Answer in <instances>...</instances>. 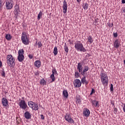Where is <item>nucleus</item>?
Segmentation results:
<instances>
[{
  "mask_svg": "<svg viewBox=\"0 0 125 125\" xmlns=\"http://www.w3.org/2000/svg\"><path fill=\"white\" fill-rule=\"evenodd\" d=\"M82 83L83 84H87V82H86V80H85V77H83V78L82 79Z\"/></svg>",
  "mask_w": 125,
  "mask_h": 125,
  "instance_id": "23",
  "label": "nucleus"
},
{
  "mask_svg": "<svg viewBox=\"0 0 125 125\" xmlns=\"http://www.w3.org/2000/svg\"><path fill=\"white\" fill-rule=\"evenodd\" d=\"M42 12H40L38 16V20H40V19H41V16H42Z\"/></svg>",
  "mask_w": 125,
  "mask_h": 125,
  "instance_id": "32",
  "label": "nucleus"
},
{
  "mask_svg": "<svg viewBox=\"0 0 125 125\" xmlns=\"http://www.w3.org/2000/svg\"><path fill=\"white\" fill-rule=\"evenodd\" d=\"M2 65V63L1 62V61H0V67Z\"/></svg>",
  "mask_w": 125,
  "mask_h": 125,
  "instance_id": "44",
  "label": "nucleus"
},
{
  "mask_svg": "<svg viewBox=\"0 0 125 125\" xmlns=\"http://www.w3.org/2000/svg\"><path fill=\"white\" fill-rule=\"evenodd\" d=\"M113 105H114V104H113Z\"/></svg>",
  "mask_w": 125,
  "mask_h": 125,
  "instance_id": "48",
  "label": "nucleus"
},
{
  "mask_svg": "<svg viewBox=\"0 0 125 125\" xmlns=\"http://www.w3.org/2000/svg\"><path fill=\"white\" fill-rule=\"evenodd\" d=\"M113 45L115 48H119V46L121 45V42H120L119 40L117 39L115 41Z\"/></svg>",
  "mask_w": 125,
  "mask_h": 125,
  "instance_id": "10",
  "label": "nucleus"
},
{
  "mask_svg": "<svg viewBox=\"0 0 125 125\" xmlns=\"http://www.w3.org/2000/svg\"><path fill=\"white\" fill-rule=\"evenodd\" d=\"M89 68L88 66H84L83 70V73H84L86 72H87V71H88Z\"/></svg>",
  "mask_w": 125,
  "mask_h": 125,
  "instance_id": "28",
  "label": "nucleus"
},
{
  "mask_svg": "<svg viewBox=\"0 0 125 125\" xmlns=\"http://www.w3.org/2000/svg\"><path fill=\"white\" fill-rule=\"evenodd\" d=\"M54 73V74H57V71H56V69H54L52 70V74H53Z\"/></svg>",
  "mask_w": 125,
  "mask_h": 125,
  "instance_id": "40",
  "label": "nucleus"
},
{
  "mask_svg": "<svg viewBox=\"0 0 125 125\" xmlns=\"http://www.w3.org/2000/svg\"><path fill=\"white\" fill-rule=\"evenodd\" d=\"M5 39L7 41H10L12 39V36L9 34H6Z\"/></svg>",
  "mask_w": 125,
  "mask_h": 125,
  "instance_id": "19",
  "label": "nucleus"
},
{
  "mask_svg": "<svg viewBox=\"0 0 125 125\" xmlns=\"http://www.w3.org/2000/svg\"><path fill=\"white\" fill-rule=\"evenodd\" d=\"M90 114V111L88 109H84L83 113V116H85V117H88L89 116V114Z\"/></svg>",
  "mask_w": 125,
  "mask_h": 125,
  "instance_id": "14",
  "label": "nucleus"
},
{
  "mask_svg": "<svg viewBox=\"0 0 125 125\" xmlns=\"http://www.w3.org/2000/svg\"><path fill=\"white\" fill-rule=\"evenodd\" d=\"M13 0H6L5 6L7 9H11L13 7Z\"/></svg>",
  "mask_w": 125,
  "mask_h": 125,
  "instance_id": "6",
  "label": "nucleus"
},
{
  "mask_svg": "<svg viewBox=\"0 0 125 125\" xmlns=\"http://www.w3.org/2000/svg\"><path fill=\"white\" fill-rule=\"evenodd\" d=\"M29 57L30 59H32V56L31 55H29Z\"/></svg>",
  "mask_w": 125,
  "mask_h": 125,
  "instance_id": "45",
  "label": "nucleus"
},
{
  "mask_svg": "<svg viewBox=\"0 0 125 125\" xmlns=\"http://www.w3.org/2000/svg\"><path fill=\"white\" fill-rule=\"evenodd\" d=\"M21 39L24 44H25L26 45L27 44H29V35L27 34L25 32H23L22 33Z\"/></svg>",
  "mask_w": 125,
  "mask_h": 125,
  "instance_id": "3",
  "label": "nucleus"
},
{
  "mask_svg": "<svg viewBox=\"0 0 125 125\" xmlns=\"http://www.w3.org/2000/svg\"><path fill=\"white\" fill-rule=\"evenodd\" d=\"M1 76L2 77H5V72H4V70L2 71Z\"/></svg>",
  "mask_w": 125,
  "mask_h": 125,
  "instance_id": "35",
  "label": "nucleus"
},
{
  "mask_svg": "<svg viewBox=\"0 0 125 125\" xmlns=\"http://www.w3.org/2000/svg\"><path fill=\"white\" fill-rule=\"evenodd\" d=\"M75 77L76 78H79L80 77V74L78 72H75Z\"/></svg>",
  "mask_w": 125,
  "mask_h": 125,
  "instance_id": "36",
  "label": "nucleus"
},
{
  "mask_svg": "<svg viewBox=\"0 0 125 125\" xmlns=\"http://www.w3.org/2000/svg\"><path fill=\"white\" fill-rule=\"evenodd\" d=\"M41 119H42V120H44V116H43V115L41 114Z\"/></svg>",
  "mask_w": 125,
  "mask_h": 125,
  "instance_id": "42",
  "label": "nucleus"
},
{
  "mask_svg": "<svg viewBox=\"0 0 125 125\" xmlns=\"http://www.w3.org/2000/svg\"><path fill=\"white\" fill-rule=\"evenodd\" d=\"M2 104L4 107L8 106V101L6 98H3L2 99Z\"/></svg>",
  "mask_w": 125,
  "mask_h": 125,
  "instance_id": "11",
  "label": "nucleus"
},
{
  "mask_svg": "<svg viewBox=\"0 0 125 125\" xmlns=\"http://www.w3.org/2000/svg\"><path fill=\"white\" fill-rule=\"evenodd\" d=\"M73 83L75 87H80V86L82 85V83L81 82V81L79 79H76L74 80Z\"/></svg>",
  "mask_w": 125,
  "mask_h": 125,
  "instance_id": "9",
  "label": "nucleus"
},
{
  "mask_svg": "<svg viewBox=\"0 0 125 125\" xmlns=\"http://www.w3.org/2000/svg\"><path fill=\"white\" fill-rule=\"evenodd\" d=\"M75 47L77 50H79V51H83V52H85L86 49L83 47V43L80 41H77L75 42Z\"/></svg>",
  "mask_w": 125,
  "mask_h": 125,
  "instance_id": "1",
  "label": "nucleus"
},
{
  "mask_svg": "<svg viewBox=\"0 0 125 125\" xmlns=\"http://www.w3.org/2000/svg\"><path fill=\"white\" fill-rule=\"evenodd\" d=\"M113 36H114V38H117V37H118V33H113Z\"/></svg>",
  "mask_w": 125,
  "mask_h": 125,
  "instance_id": "41",
  "label": "nucleus"
},
{
  "mask_svg": "<svg viewBox=\"0 0 125 125\" xmlns=\"http://www.w3.org/2000/svg\"><path fill=\"white\" fill-rule=\"evenodd\" d=\"M64 49L65 52H66V53H68V52H69V48H68V46H67V45L66 44V43H65Z\"/></svg>",
  "mask_w": 125,
  "mask_h": 125,
  "instance_id": "26",
  "label": "nucleus"
},
{
  "mask_svg": "<svg viewBox=\"0 0 125 125\" xmlns=\"http://www.w3.org/2000/svg\"><path fill=\"white\" fill-rule=\"evenodd\" d=\"M15 59L12 55H8L7 56V62L8 66L10 67H13L14 65H15Z\"/></svg>",
  "mask_w": 125,
  "mask_h": 125,
  "instance_id": "2",
  "label": "nucleus"
},
{
  "mask_svg": "<svg viewBox=\"0 0 125 125\" xmlns=\"http://www.w3.org/2000/svg\"><path fill=\"white\" fill-rule=\"evenodd\" d=\"M122 3H125V0H122Z\"/></svg>",
  "mask_w": 125,
  "mask_h": 125,
  "instance_id": "43",
  "label": "nucleus"
},
{
  "mask_svg": "<svg viewBox=\"0 0 125 125\" xmlns=\"http://www.w3.org/2000/svg\"><path fill=\"white\" fill-rule=\"evenodd\" d=\"M95 92V90H94V89L92 88V91L90 93V95H92V94H93V93H94Z\"/></svg>",
  "mask_w": 125,
  "mask_h": 125,
  "instance_id": "38",
  "label": "nucleus"
},
{
  "mask_svg": "<svg viewBox=\"0 0 125 125\" xmlns=\"http://www.w3.org/2000/svg\"><path fill=\"white\" fill-rule=\"evenodd\" d=\"M28 104L29 107H32V102H28Z\"/></svg>",
  "mask_w": 125,
  "mask_h": 125,
  "instance_id": "39",
  "label": "nucleus"
},
{
  "mask_svg": "<svg viewBox=\"0 0 125 125\" xmlns=\"http://www.w3.org/2000/svg\"><path fill=\"white\" fill-rule=\"evenodd\" d=\"M63 13H67V2H66V0L63 1Z\"/></svg>",
  "mask_w": 125,
  "mask_h": 125,
  "instance_id": "12",
  "label": "nucleus"
},
{
  "mask_svg": "<svg viewBox=\"0 0 125 125\" xmlns=\"http://www.w3.org/2000/svg\"><path fill=\"white\" fill-rule=\"evenodd\" d=\"M40 84H42V85H44V84H46V81L44 80V79H42L40 81Z\"/></svg>",
  "mask_w": 125,
  "mask_h": 125,
  "instance_id": "24",
  "label": "nucleus"
},
{
  "mask_svg": "<svg viewBox=\"0 0 125 125\" xmlns=\"http://www.w3.org/2000/svg\"><path fill=\"white\" fill-rule=\"evenodd\" d=\"M83 8L85 10L88 8V5L87 3H85L83 4Z\"/></svg>",
  "mask_w": 125,
  "mask_h": 125,
  "instance_id": "27",
  "label": "nucleus"
},
{
  "mask_svg": "<svg viewBox=\"0 0 125 125\" xmlns=\"http://www.w3.org/2000/svg\"><path fill=\"white\" fill-rule=\"evenodd\" d=\"M34 65L37 68H40L41 67V61H36L34 63Z\"/></svg>",
  "mask_w": 125,
  "mask_h": 125,
  "instance_id": "16",
  "label": "nucleus"
},
{
  "mask_svg": "<svg viewBox=\"0 0 125 125\" xmlns=\"http://www.w3.org/2000/svg\"><path fill=\"white\" fill-rule=\"evenodd\" d=\"M50 78L52 79V82L55 81V77H54V72H53L52 74L51 75Z\"/></svg>",
  "mask_w": 125,
  "mask_h": 125,
  "instance_id": "29",
  "label": "nucleus"
},
{
  "mask_svg": "<svg viewBox=\"0 0 125 125\" xmlns=\"http://www.w3.org/2000/svg\"><path fill=\"white\" fill-rule=\"evenodd\" d=\"M62 94L64 97H65V98H68V96H69V94L68 93V91L67 90H63L62 92Z\"/></svg>",
  "mask_w": 125,
  "mask_h": 125,
  "instance_id": "18",
  "label": "nucleus"
},
{
  "mask_svg": "<svg viewBox=\"0 0 125 125\" xmlns=\"http://www.w3.org/2000/svg\"><path fill=\"white\" fill-rule=\"evenodd\" d=\"M93 104L95 105V107H99V104H98V102L96 101H93Z\"/></svg>",
  "mask_w": 125,
  "mask_h": 125,
  "instance_id": "25",
  "label": "nucleus"
},
{
  "mask_svg": "<svg viewBox=\"0 0 125 125\" xmlns=\"http://www.w3.org/2000/svg\"><path fill=\"white\" fill-rule=\"evenodd\" d=\"M113 23H112L111 24V23H107V26H108V27H109V28H112V26H113Z\"/></svg>",
  "mask_w": 125,
  "mask_h": 125,
  "instance_id": "34",
  "label": "nucleus"
},
{
  "mask_svg": "<svg viewBox=\"0 0 125 125\" xmlns=\"http://www.w3.org/2000/svg\"><path fill=\"white\" fill-rule=\"evenodd\" d=\"M87 42H89V43H92V42H93V40H92V37H91V36H88Z\"/></svg>",
  "mask_w": 125,
  "mask_h": 125,
  "instance_id": "21",
  "label": "nucleus"
},
{
  "mask_svg": "<svg viewBox=\"0 0 125 125\" xmlns=\"http://www.w3.org/2000/svg\"><path fill=\"white\" fill-rule=\"evenodd\" d=\"M15 12L14 14L16 16H18L19 15V12H20V9H19V7L17 5L15 7Z\"/></svg>",
  "mask_w": 125,
  "mask_h": 125,
  "instance_id": "13",
  "label": "nucleus"
},
{
  "mask_svg": "<svg viewBox=\"0 0 125 125\" xmlns=\"http://www.w3.org/2000/svg\"><path fill=\"white\" fill-rule=\"evenodd\" d=\"M76 102L77 103H81V98H80V96L77 97L76 98Z\"/></svg>",
  "mask_w": 125,
  "mask_h": 125,
  "instance_id": "30",
  "label": "nucleus"
},
{
  "mask_svg": "<svg viewBox=\"0 0 125 125\" xmlns=\"http://www.w3.org/2000/svg\"><path fill=\"white\" fill-rule=\"evenodd\" d=\"M18 59L20 62H22L24 60V50L23 49L18 51Z\"/></svg>",
  "mask_w": 125,
  "mask_h": 125,
  "instance_id": "5",
  "label": "nucleus"
},
{
  "mask_svg": "<svg viewBox=\"0 0 125 125\" xmlns=\"http://www.w3.org/2000/svg\"><path fill=\"white\" fill-rule=\"evenodd\" d=\"M101 81L104 85H107L109 82V79H108V76L106 74L102 73H101Z\"/></svg>",
  "mask_w": 125,
  "mask_h": 125,
  "instance_id": "4",
  "label": "nucleus"
},
{
  "mask_svg": "<svg viewBox=\"0 0 125 125\" xmlns=\"http://www.w3.org/2000/svg\"><path fill=\"white\" fill-rule=\"evenodd\" d=\"M53 53H54V55H55V56L57 55V54L58 53V50L57 49V47L56 46L54 47Z\"/></svg>",
  "mask_w": 125,
  "mask_h": 125,
  "instance_id": "22",
  "label": "nucleus"
},
{
  "mask_svg": "<svg viewBox=\"0 0 125 125\" xmlns=\"http://www.w3.org/2000/svg\"><path fill=\"white\" fill-rule=\"evenodd\" d=\"M77 1H78V2H81V0H77Z\"/></svg>",
  "mask_w": 125,
  "mask_h": 125,
  "instance_id": "46",
  "label": "nucleus"
},
{
  "mask_svg": "<svg viewBox=\"0 0 125 125\" xmlns=\"http://www.w3.org/2000/svg\"><path fill=\"white\" fill-rule=\"evenodd\" d=\"M32 110H35V111L39 110V105H38V104H37L36 103L32 102Z\"/></svg>",
  "mask_w": 125,
  "mask_h": 125,
  "instance_id": "15",
  "label": "nucleus"
},
{
  "mask_svg": "<svg viewBox=\"0 0 125 125\" xmlns=\"http://www.w3.org/2000/svg\"><path fill=\"white\" fill-rule=\"evenodd\" d=\"M77 68H78L80 73H82V72H83V66H82V65L80 63H78Z\"/></svg>",
  "mask_w": 125,
  "mask_h": 125,
  "instance_id": "20",
  "label": "nucleus"
},
{
  "mask_svg": "<svg viewBox=\"0 0 125 125\" xmlns=\"http://www.w3.org/2000/svg\"><path fill=\"white\" fill-rule=\"evenodd\" d=\"M117 112H118V108H117L116 107H114V111H113L114 114L116 115L117 114Z\"/></svg>",
  "mask_w": 125,
  "mask_h": 125,
  "instance_id": "33",
  "label": "nucleus"
},
{
  "mask_svg": "<svg viewBox=\"0 0 125 125\" xmlns=\"http://www.w3.org/2000/svg\"><path fill=\"white\" fill-rule=\"evenodd\" d=\"M19 106H20V108H21V109H23V110H26V109L27 108V104H26V103L24 100L20 101Z\"/></svg>",
  "mask_w": 125,
  "mask_h": 125,
  "instance_id": "8",
  "label": "nucleus"
},
{
  "mask_svg": "<svg viewBox=\"0 0 125 125\" xmlns=\"http://www.w3.org/2000/svg\"><path fill=\"white\" fill-rule=\"evenodd\" d=\"M24 117L25 119H31V114H30V113L28 112H26L24 113Z\"/></svg>",
  "mask_w": 125,
  "mask_h": 125,
  "instance_id": "17",
  "label": "nucleus"
},
{
  "mask_svg": "<svg viewBox=\"0 0 125 125\" xmlns=\"http://www.w3.org/2000/svg\"><path fill=\"white\" fill-rule=\"evenodd\" d=\"M38 47L40 48V47H42V42H39L37 43Z\"/></svg>",
  "mask_w": 125,
  "mask_h": 125,
  "instance_id": "31",
  "label": "nucleus"
},
{
  "mask_svg": "<svg viewBox=\"0 0 125 125\" xmlns=\"http://www.w3.org/2000/svg\"><path fill=\"white\" fill-rule=\"evenodd\" d=\"M110 90L111 91H113V90H114L113 84H110Z\"/></svg>",
  "mask_w": 125,
  "mask_h": 125,
  "instance_id": "37",
  "label": "nucleus"
},
{
  "mask_svg": "<svg viewBox=\"0 0 125 125\" xmlns=\"http://www.w3.org/2000/svg\"><path fill=\"white\" fill-rule=\"evenodd\" d=\"M123 11H124V12H125V9H124L123 10Z\"/></svg>",
  "mask_w": 125,
  "mask_h": 125,
  "instance_id": "47",
  "label": "nucleus"
},
{
  "mask_svg": "<svg viewBox=\"0 0 125 125\" xmlns=\"http://www.w3.org/2000/svg\"><path fill=\"white\" fill-rule=\"evenodd\" d=\"M65 120L68 122V123H71V124H74L75 123V121H74V120L72 119L71 117V115L70 114L67 113L65 117H64Z\"/></svg>",
  "mask_w": 125,
  "mask_h": 125,
  "instance_id": "7",
  "label": "nucleus"
}]
</instances>
